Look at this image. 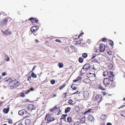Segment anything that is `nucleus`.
Segmentation results:
<instances>
[{"mask_svg": "<svg viewBox=\"0 0 125 125\" xmlns=\"http://www.w3.org/2000/svg\"><path fill=\"white\" fill-rule=\"evenodd\" d=\"M31 76H29L28 77L27 80L28 81H30L31 80Z\"/></svg>", "mask_w": 125, "mask_h": 125, "instance_id": "obj_55", "label": "nucleus"}, {"mask_svg": "<svg viewBox=\"0 0 125 125\" xmlns=\"http://www.w3.org/2000/svg\"><path fill=\"white\" fill-rule=\"evenodd\" d=\"M81 78V77L80 76H79L76 79H75L73 80V82H76L77 81H78Z\"/></svg>", "mask_w": 125, "mask_h": 125, "instance_id": "obj_34", "label": "nucleus"}, {"mask_svg": "<svg viewBox=\"0 0 125 125\" xmlns=\"http://www.w3.org/2000/svg\"><path fill=\"white\" fill-rule=\"evenodd\" d=\"M110 85V86L109 87L110 88H112L113 87H115V86L116 84L115 82H112V83H111Z\"/></svg>", "mask_w": 125, "mask_h": 125, "instance_id": "obj_22", "label": "nucleus"}, {"mask_svg": "<svg viewBox=\"0 0 125 125\" xmlns=\"http://www.w3.org/2000/svg\"><path fill=\"white\" fill-rule=\"evenodd\" d=\"M109 44L112 47L114 45V43L113 41L111 40L109 42Z\"/></svg>", "mask_w": 125, "mask_h": 125, "instance_id": "obj_37", "label": "nucleus"}, {"mask_svg": "<svg viewBox=\"0 0 125 125\" xmlns=\"http://www.w3.org/2000/svg\"><path fill=\"white\" fill-rule=\"evenodd\" d=\"M99 47L101 52H103L105 50V46L104 44H100L99 45Z\"/></svg>", "mask_w": 125, "mask_h": 125, "instance_id": "obj_9", "label": "nucleus"}, {"mask_svg": "<svg viewBox=\"0 0 125 125\" xmlns=\"http://www.w3.org/2000/svg\"><path fill=\"white\" fill-rule=\"evenodd\" d=\"M84 82L86 83H90L91 82V81L88 79H85L83 80Z\"/></svg>", "mask_w": 125, "mask_h": 125, "instance_id": "obj_20", "label": "nucleus"}, {"mask_svg": "<svg viewBox=\"0 0 125 125\" xmlns=\"http://www.w3.org/2000/svg\"><path fill=\"white\" fill-rule=\"evenodd\" d=\"M9 110V108L8 107L7 108H4L3 110V112L7 114L8 113Z\"/></svg>", "mask_w": 125, "mask_h": 125, "instance_id": "obj_26", "label": "nucleus"}, {"mask_svg": "<svg viewBox=\"0 0 125 125\" xmlns=\"http://www.w3.org/2000/svg\"><path fill=\"white\" fill-rule=\"evenodd\" d=\"M88 120L91 122H93L94 121V117L91 115H89L87 117Z\"/></svg>", "mask_w": 125, "mask_h": 125, "instance_id": "obj_12", "label": "nucleus"}, {"mask_svg": "<svg viewBox=\"0 0 125 125\" xmlns=\"http://www.w3.org/2000/svg\"><path fill=\"white\" fill-rule=\"evenodd\" d=\"M80 93V92H78L77 91L74 93H73V94H79Z\"/></svg>", "mask_w": 125, "mask_h": 125, "instance_id": "obj_60", "label": "nucleus"}, {"mask_svg": "<svg viewBox=\"0 0 125 125\" xmlns=\"http://www.w3.org/2000/svg\"><path fill=\"white\" fill-rule=\"evenodd\" d=\"M73 101L72 99H70L68 102V103L70 104H73L72 103L73 102Z\"/></svg>", "mask_w": 125, "mask_h": 125, "instance_id": "obj_44", "label": "nucleus"}, {"mask_svg": "<svg viewBox=\"0 0 125 125\" xmlns=\"http://www.w3.org/2000/svg\"><path fill=\"white\" fill-rule=\"evenodd\" d=\"M57 106H55L53 108L50 109V112H52L55 111L57 110L58 108Z\"/></svg>", "mask_w": 125, "mask_h": 125, "instance_id": "obj_17", "label": "nucleus"}, {"mask_svg": "<svg viewBox=\"0 0 125 125\" xmlns=\"http://www.w3.org/2000/svg\"><path fill=\"white\" fill-rule=\"evenodd\" d=\"M55 119L51 117V115L50 114H47L46 115L45 120L47 123H49L55 120Z\"/></svg>", "mask_w": 125, "mask_h": 125, "instance_id": "obj_3", "label": "nucleus"}, {"mask_svg": "<svg viewBox=\"0 0 125 125\" xmlns=\"http://www.w3.org/2000/svg\"><path fill=\"white\" fill-rule=\"evenodd\" d=\"M31 124V121L30 119H26L25 121V124L26 125H30Z\"/></svg>", "mask_w": 125, "mask_h": 125, "instance_id": "obj_18", "label": "nucleus"}, {"mask_svg": "<svg viewBox=\"0 0 125 125\" xmlns=\"http://www.w3.org/2000/svg\"><path fill=\"white\" fill-rule=\"evenodd\" d=\"M31 33H33L34 32L37 31V27L35 26H33L31 29Z\"/></svg>", "mask_w": 125, "mask_h": 125, "instance_id": "obj_16", "label": "nucleus"}, {"mask_svg": "<svg viewBox=\"0 0 125 125\" xmlns=\"http://www.w3.org/2000/svg\"><path fill=\"white\" fill-rule=\"evenodd\" d=\"M58 108L57 109V110L56 111V112H57V113H56V114L57 115H58L60 114L61 112V111L60 110V107H58Z\"/></svg>", "mask_w": 125, "mask_h": 125, "instance_id": "obj_25", "label": "nucleus"}, {"mask_svg": "<svg viewBox=\"0 0 125 125\" xmlns=\"http://www.w3.org/2000/svg\"><path fill=\"white\" fill-rule=\"evenodd\" d=\"M83 34L84 33L83 32H81L79 35L78 38H80V37L82 36Z\"/></svg>", "mask_w": 125, "mask_h": 125, "instance_id": "obj_56", "label": "nucleus"}, {"mask_svg": "<svg viewBox=\"0 0 125 125\" xmlns=\"http://www.w3.org/2000/svg\"><path fill=\"white\" fill-rule=\"evenodd\" d=\"M58 65L60 68H62L63 67V64L62 63L59 62L58 63Z\"/></svg>", "mask_w": 125, "mask_h": 125, "instance_id": "obj_28", "label": "nucleus"}, {"mask_svg": "<svg viewBox=\"0 0 125 125\" xmlns=\"http://www.w3.org/2000/svg\"><path fill=\"white\" fill-rule=\"evenodd\" d=\"M71 109V108L70 107H68L67 108L65 109V113H67L68 112L70 111V110Z\"/></svg>", "mask_w": 125, "mask_h": 125, "instance_id": "obj_29", "label": "nucleus"}, {"mask_svg": "<svg viewBox=\"0 0 125 125\" xmlns=\"http://www.w3.org/2000/svg\"><path fill=\"white\" fill-rule=\"evenodd\" d=\"M30 90H28L27 91V92H25V94H28V93L29 92H30Z\"/></svg>", "mask_w": 125, "mask_h": 125, "instance_id": "obj_61", "label": "nucleus"}, {"mask_svg": "<svg viewBox=\"0 0 125 125\" xmlns=\"http://www.w3.org/2000/svg\"><path fill=\"white\" fill-rule=\"evenodd\" d=\"M67 121L69 123L71 122L72 121V118L70 117H68L67 118Z\"/></svg>", "mask_w": 125, "mask_h": 125, "instance_id": "obj_35", "label": "nucleus"}, {"mask_svg": "<svg viewBox=\"0 0 125 125\" xmlns=\"http://www.w3.org/2000/svg\"><path fill=\"white\" fill-rule=\"evenodd\" d=\"M85 117H83L81 119V122H82V123H83L85 122Z\"/></svg>", "mask_w": 125, "mask_h": 125, "instance_id": "obj_31", "label": "nucleus"}, {"mask_svg": "<svg viewBox=\"0 0 125 125\" xmlns=\"http://www.w3.org/2000/svg\"><path fill=\"white\" fill-rule=\"evenodd\" d=\"M27 108L28 111H30L31 112H35L37 111V108L31 104H30L28 105Z\"/></svg>", "mask_w": 125, "mask_h": 125, "instance_id": "obj_4", "label": "nucleus"}, {"mask_svg": "<svg viewBox=\"0 0 125 125\" xmlns=\"http://www.w3.org/2000/svg\"><path fill=\"white\" fill-rule=\"evenodd\" d=\"M91 42V40L90 39H88L87 40L86 42L90 44Z\"/></svg>", "mask_w": 125, "mask_h": 125, "instance_id": "obj_52", "label": "nucleus"}, {"mask_svg": "<svg viewBox=\"0 0 125 125\" xmlns=\"http://www.w3.org/2000/svg\"><path fill=\"white\" fill-rule=\"evenodd\" d=\"M33 33L35 36H36L38 35V33L37 32V31L34 32Z\"/></svg>", "mask_w": 125, "mask_h": 125, "instance_id": "obj_57", "label": "nucleus"}, {"mask_svg": "<svg viewBox=\"0 0 125 125\" xmlns=\"http://www.w3.org/2000/svg\"><path fill=\"white\" fill-rule=\"evenodd\" d=\"M31 76L34 78H36L37 77V76L34 73H32L31 74Z\"/></svg>", "mask_w": 125, "mask_h": 125, "instance_id": "obj_32", "label": "nucleus"}, {"mask_svg": "<svg viewBox=\"0 0 125 125\" xmlns=\"http://www.w3.org/2000/svg\"><path fill=\"white\" fill-rule=\"evenodd\" d=\"M1 32H2L3 33V34H4L5 33V31H3L2 30H1Z\"/></svg>", "mask_w": 125, "mask_h": 125, "instance_id": "obj_64", "label": "nucleus"}, {"mask_svg": "<svg viewBox=\"0 0 125 125\" xmlns=\"http://www.w3.org/2000/svg\"><path fill=\"white\" fill-rule=\"evenodd\" d=\"M101 40L102 41L104 42H106L107 41L106 38H102Z\"/></svg>", "mask_w": 125, "mask_h": 125, "instance_id": "obj_41", "label": "nucleus"}, {"mask_svg": "<svg viewBox=\"0 0 125 125\" xmlns=\"http://www.w3.org/2000/svg\"><path fill=\"white\" fill-rule=\"evenodd\" d=\"M67 94L66 92L63 93L62 94V96L64 98H67Z\"/></svg>", "mask_w": 125, "mask_h": 125, "instance_id": "obj_36", "label": "nucleus"}, {"mask_svg": "<svg viewBox=\"0 0 125 125\" xmlns=\"http://www.w3.org/2000/svg\"><path fill=\"white\" fill-rule=\"evenodd\" d=\"M83 96L85 98H87L89 97V94L88 91H84L83 92Z\"/></svg>", "mask_w": 125, "mask_h": 125, "instance_id": "obj_15", "label": "nucleus"}, {"mask_svg": "<svg viewBox=\"0 0 125 125\" xmlns=\"http://www.w3.org/2000/svg\"><path fill=\"white\" fill-rule=\"evenodd\" d=\"M29 20L31 21L32 22L33 24L36 23H38V19L36 18L31 17L29 19Z\"/></svg>", "mask_w": 125, "mask_h": 125, "instance_id": "obj_10", "label": "nucleus"}, {"mask_svg": "<svg viewBox=\"0 0 125 125\" xmlns=\"http://www.w3.org/2000/svg\"><path fill=\"white\" fill-rule=\"evenodd\" d=\"M21 96L22 97H24L25 96V95L24 93H21Z\"/></svg>", "mask_w": 125, "mask_h": 125, "instance_id": "obj_50", "label": "nucleus"}, {"mask_svg": "<svg viewBox=\"0 0 125 125\" xmlns=\"http://www.w3.org/2000/svg\"><path fill=\"white\" fill-rule=\"evenodd\" d=\"M7 81L9 82V87L11 89L16 88L20 85L19 82L16 79L13 80L11 79H10Z\"/></svg>", "mask_w": 125, "mask_h": 125, "instance_id": "obj_2", "label": "nucleus"}, {"mask_svg": "<svg viewBox=\"0 0 125 125\" xmlns=\"http://www.w3.org/2000/svg\"><path fill=\"white\" fill-rule=\"evenodd\" d=\"M55 41V42H59L60 43L61 42V41L60 40L58 39H56Z\"/></svg>", "mask_w": 125, "mask_h": 125, "instance_id": "obj_53", "label": "nucleus"}, {"mask_svg": "<svg viewBox=\"0 0 125 125\" xmlns=\"http://www.w3.org/2000/svg\"><path fill=\"white\" fill-rule=\"evenodd\" d=\"M79 61L80 63H82L83 61V59L82 57H80L79 59Z\"/></svg>", "mask_w": 125, "mask_h": 125, "instance_id": "obj_38", "label": "nucleus"}, {"mask_svg": "<svg viewBox=\"0 0 125 125\" xmlns=\"http://www.w3.org/2000/svg\"><path fill=\"white\" fill-rule=\"evenodd\" d=\"M92 110L91 109H90L87 111H86L84 113V114H85L86 113H89L91 112V111Z\"/></svg>", "mask_w": 125, "mask_h": 125, "instance_id": "obj_42", "label": "nucleus"}, {"mask_svg": "<svg viewBox=\"0 0 125 125\" xmlns=\"http://www.w3.org/2000/svg\"><path fill=\"white\" fill-rule=\"evenodd\" d=\"M34 89L33 88H31L30 90V91H32L34 90Z\"/></svg>", "mask_w": 125, "mask_h": 125, "instance_id": "obj_62", "label": "nucleus"}, {"mask_svg": "<svg viewBox=\"0 0 125 125\" xmlns=\"http://www.w3.org/2000/svg\"><path fill=\"white\" fill-rule=\"evenodd\" d=\"M101 60L100 58L99 57H97L96 58L93 60L92 61V62H97L98 63L101 62Z\"/></svg>", "mask_w": 125, "mask_h": 125, "instance_id": "obj_13", "label": "nucleus"}, {"mask_svg": "<svg viewBox=\"0 0 125 125\" xmlns=\"http://www.w3.org/2000/svg\"><path fill=\"white\" fill-rule=\"evenodd\" d=\"M55 80H52L51 81V83L52 84H54L55 83Z\"/></svg>", "mask_w": 125, "mask_h": 125, "instance_id": "obj_48", "label": "nucleus"}, {"mask_svg": "<svg viewBox=\"0 0 125 125\" xmlns=\"http://www.w3.org/2000/svg\"><path fill=\"white\" fill-rule=\"evenodd\" d=\"M75 110L77 112L79 111V109L78 107L76 106L75 108Z\"/></svg>", "mask_w": 125, "mask_h": 125, "instance_id": "obj_43", "label": "nucleus"}, {"mask_svg": "<svg viewBox=\"0 0 125 125\" xmlns=\"http://www.w3.org/2000/svg\"><path fill=\"white\" fill-rule=\"evenodd\" d=\"M5 72L2 73H1V75L2 76H4L6 75Z\"/></svg>", "mask_w": 125, "mask_h": 125, "instance_id": "obj_59", "label": "nucleus"}, {"mask_svg": "<svg viewBox=\"0 0 125 125\" xmlns=\"http://www.w3.org/2000/svg\"><path fill=\"white\" fill-rule=\"evenodd\" d=\"M67 115H63L61 117V118L63 119H65V117Z\"/></svg>", "mask_w": 125, "mask_h": 125, "instance_id": "obj_39", "label": "nucleus"}, {"mask_svg": "<svg viewBox=\"0 0 125 125\" xmlns=\"http://www.w3.org/2000/svg\"><path fill=\"white\" fill-rule=\"evenodd\" d=\"M112 73L111 72L110 75L108 78H106L104 79L103 83H104V85L105 87L109 86L112 82L113 81L114 77V74H112Z\"/></svg>", "mask_w": 125, "mask_h": 125, "instance_id": "obj_1", "label": "nucleus"}, {"mask_svg": "<svg viewBox=\"0 0 125 125\" xmlns=\"http://www.w3.org/2000/svg\"><path fill=\"white\" fill-rule=\"evenodd\" d=\"M94 51L96 52H101L100 48H99V49H98V48H97L96 47L95 48Z\"/></svg>", "mask_w": 125, "mask_h": 125, "instance_id": "obj_30", "label": "nucleus"}, {"mask_svg": "<svg viewBox=\"0 0 125 125\" xmlns=\"http://www.w3.org/2000/svg\"><path fill=\"white\" fill-rule=\"evenodd\" d=\"M98 88L99 89H101L102 91L105 90L106 89L104 88L101 84H99L98 85Z\"/></svg>", "mask_w": 125, "mask_h": 125, "instance_id": "obj_19", "label": "nucleus"}, {"mask_svg": "<svg viewBox=\"0 0 125 125\" xmlns=\"http://www.w3.org/2000/svg\"><path fill=\"white\" fill-rule=\"evenodd\" d=\"M8 122L9 124H11L12 123V120L10 119L8 120Z\"/></svg>", "mask_w": 125, "mask_h": 125, "instance_id": "obj_51", "label": "nucleus"}, {"mask_svg": "<svg viewBox=\"0 0 125 125\" xmlns=\"http://www.w3.org/2000/svg\"><path fill=\"white\" fill-rule=\"evenodd\" d=\"M4 35H10L11 34V32L10 31H8V30H6L5 31Z\"/></svg>", "mask_w": 125, "mask_h": 125, "instance_id": "obj_24", "label": "nucleus"}, {"mask_svg": "<svg viewBox=\"0 0 125 125\" xmlns=\"http://www.w3.org/2000/svg\"><path fill=\"white\" fill-rule=\"evenodd\" d=\"M83 69L85 71L90 70L91 69V65L88 63L86 64L83 67Z\"/></svg>", "mask_w": 125, "mask_h": 125, "instance_id": "obj_8", "label": "nucleus"}, {"mask_svg": "<svg viewBox=\"0 0 125 125\" xmlns=\"http://www.w3.org/2000/svg\"><path fill=\"white\" fill-rule=\"evenodd\" d=\"M109 68L110 69H111L113 67V65L111 63H110L109 64Z\"/></svg>", "mask_w": 125, "mask_h": 125, "instance_id": "obj_54", "label": "nucleus"}, {"mask_svg": "<svg viewBox=\"0 0 125 125\" xmlns=\"http://www.w3.org/2000/svg\"><path fill=\"white\" fill-rule=\"evenodd\" d=\"M107 125H112V124L110 123H107Z\"/></svg>", "mask_w": 125, "mask_h": 125, "instance_id": "obj_63", "label": "nucleus"}, {"mask_svg": "<svg viewBox=\"0 0 125 125\" xmlns=\"http://www.w3.org/2000/svg\"><path fill=\"white\" fill-rule=\"evenodd\" d=\"M88 56V54L86 53H84L82 54V56L84 58H86Z\"/></svg>", "mask_w": 125, "mask_h": 125, "instance_id": "obj_33", "label": "nucleus"}, {"mask_svg": "<svg viewBox=\"0 0 125 125\" xmlns=\"http://www.w3.org/2000/svg\"><path fill=\"white\" fill-rule=\"evenodd\" d=\"M94 99L95 101L99 103L102 100V98L101 95L98 94L96 96Z\"/></svg>", "mask_w": 125, "mask_h": 125, "instance_id": "obj_6", "label": "nucleus"}, {"mask_svg": "<svg viewBox=\"0 0 125 125\" xmlns=\"http://www.w3.org/2000/svg\"><path fill=\"white\" fill-rule=\"evenodd\" d=\"M96 54H93L92 55V57L91 58V60L94 58L96 57Z\"/></svg>", "mask_w": 125, "mask_h": 125, "instance_id": "obj_46", "label": "nucleus"}, {"mask_svg": "<svg viewBox=\"0 0 125 125\" xmlns=\"http://www.w3.org/2000/svg\"><path fill=\"white\" fill-rule=\"evenodd\" d=\"M101 94H102L103 95H105L106 94V92H101Z\"/></svg>", "mask_w": 125, "mask_h": 125, "instance_id": "obj_58", "label": "nucleus"}, {"mask_svg": "<svg viewBox=\"0 0 125 125\" xmlns=\"http://www.w3.org/2000/svg\"><path fill=\"white\" fill-rule=\"evenodd\" d=\"M87 76L88 78H90L92 77H94L95 76V75L94 73H89L87 74Z\"/></svg>", "mask_w": 125, "mask_h": 125, "instance_id": "obj_14", "label": "nucleus"}, {"mask_svg": "<svg viewBox=\"0 0 125 125\" xmlns=\"http://www.w3.org/2000/svg\"><path fill=\"white\" fill-rule=\"evenodd\" d=\"M107 53L109 55H112V52L111 51H109L107 52Z\"/></svg>", "mask_w": 125, "mask_h": 125, "instance_id": "obj_47", "label": "nucleus"}, {"mask_svg": "<svg viewBox=\"0 0 125 125\" xmlns=\"http://www.w3.org/2000/svg\"><path fill=\"white\" fill-rule=\"evenodd\" d=\"M5 55H6L5 56V60L7 61H9V58L7 55L6 54H5Z\"/></svg>", "mask_w": 125, "mask_h": 125, "instance_id": "obj_40", "label": "nucleus"}, {"mask_svg": "<svg viewBox=\"0 0 125 125\" xmlns=\"http://www.w3.org/2000/svg\"><path fill=\"white\" fill-rule=\"evenodd\" d=\"M16 125H23L22 123L19 122L16 123Z\"/></svg>", "mask_w": 125, "mask_h": 125, "instance_id": "obj_49", "label": "nucleus"}, {"mask_svg": "<svg viewBox=\"0 0 125 125\" xmlns=\"http://www.w3.org/2000/svg\"><path fill=\"white\" fill-rule=\"evenodd\" d=\"M107 118V116L106 115H102L101 116V118L103 120H105Z\"/></svg>", "mask_w": 125, "mask_h": 125, "instance_id": "obj_21", "label": "nucleus"}, {"mask_svg": "<svg viewBox=\"0 0 125 125\" xmlns=\"http://www.w3.org/2000/svg\"><path fill=\"white\" fill-rule=\"evenodd\" d=\"M9 18L11 19V18L9 17L8 18L6 17L2 21L0 22V24L1 25L3 26L4 25H7V23L8 22Z\"/></svg>", "mask_w": 125, "mask_h": 125, "instance_id": "obj_5", "label": "nucleus"}, {"mask_svg": "<svg viewBox=\"0 0 125 125\" xmlns=\"http://www.w3.org/2000/svg\"><path fill=\"white\" fill-rule=\"evenodd\" d=\"M73 42V43L75 45H77V44L79 45L81 43V42L80 41H74Z\"/></svg>", "mask_w": 125, "mask_h": 125, "instance_id": "obj_27", "label": "nucleus"}, {"mask_svg": "<svg viewBox=\"0 0 125 125\" xmlns=\"http://www.w3.org/2000/svg\"><path fill=\"white\" fill-rule=\"evenodd\" d=\"M19 114L21 115H22L27 113V111L25 109H23L19 111Z\"/></svg>", "mask_w": 125, "mask_h": 125, "instance_id": "obj_11", "label": "nucleus"}, {"mask_svg": "<svg viewBox=\"0 0 125 125\" xmlns=\"http://www.w3.org/2000/svg\"><path fill=\"white\" fill-rule=\"evenodd\" d=\"M65 85L66 84H64L62 86H61L59 88V89L60 90H62L63 88H64L65 87Z\"/></svg>", "mask_w": 125, "mask_h": 125, "instance_id": "obj_45", "label": "nucleus"}, {"mask_svg": "<svg viewBox=\"0 0 125 125\" xmlns=\"http://www.w3.org/2000/svg\"><path fill=\"white\" fill-rule=\"evenodd\" d=\"M111 72L112 73V74H113V72L112 71H110L108 73V72L107 71H105L103 72L102 73V74L104 77H105L106 76H107L108 77H109V76L110 75V73Z\"/></svg>", "mask_w": 125, "mask_h": 125, "instance_id": "obj_7", "label": "nucleus"}, {"mask_svg": "<svg viewBox=\"0 0 125 125\" xmlns=\"http://www.w3.org/2000/svg\"><path fill=\"white\" fill-rule=\"evenodd\" d=\"M71 87L73 90H76L77 88V85L76 84H73L71 86Z\"/></svg>", "mask_w": 125, "mask_h": 125, "instance_id": "obj_23", "label": "nucleus"}]
</instances>
